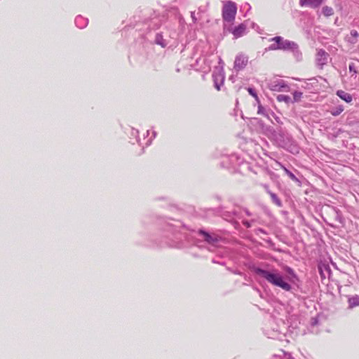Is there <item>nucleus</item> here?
I'll return each instance as SVG.
<instances>
[{"mask_svg": "<svg viewBox=\"0 0 359 359\" xmlns=\"http://www.w3.org/2000/svg\"><path fill=\"white\" fill-rule=\"evenodd\" d=\"M285 271H286L289 275H290L292 277H293V278H295V277H296V275H295V273H294V272L293 269H291L290 267H288V266H287V267H286V268H285Z\"/></svg>", "mask_w": 359, "mask_h": 359, "instance_id": "nucleus-16", "label": "nucleus"}, {"mask_svg": "<svg viewBox=\"0 0 359 359\" xmlns=\"http://www.w3.org/2000/svg\"><path fill=\"white\" fill-rule=\"evenodd\" d=\"M199 233L203 235L204 240L209 243H214L217 241V239L215 238H213L212 236H210L207 232H205L203 231H200Z\"/></svg>", "mask_w": 359, "mask_h": 359, "instance_id": "nucleus-11", "label": "nucleus"}, {"mask_svg": "<svg viewBox=\"0 0 359 359\" xmlns=\"http://www.w3.org/2000/svg\"><path fill=\"white\" fill-rule=\"evenodd\" d=\"M247 62L248 60L245 57L241 56L237 57L235 60V67L241 69L246 65Z\"/></svg>", "mask_w": 359, "mask_h": 359, "instance_id": "nucleus-9", "label": "nucleus"}, {"mask_svg": "<svg viewBox=\"0 0 359 359\" xmlns=\"http://www.w3.org/2000/svg\"><path fill=\"white\" fill-rule=\"evenodd\" d=\"M322 12H323V14L325 16V17H330V16H332V15H334V10L332 7H330V6H324L322 9Z\"/></svg>", "mask_w": 359, "mask_h": 359, "instance_id": "nucleus-12", "label": "nucleus"}, {"mask_svg": "<svg viewBox=\"0 0 359 359\" xmlns=\"http://www.w3.org/2000/svg\"><path fill=\"white\" fill-rule=\"evenodd\" d=\"M349 308L352 309L359 306V296L355 295L348 299Z\"/></svg>", "mask_w": 359, "mask_h": 359, "instance_id": "nucleus-10", "label": "nucleus"}, {"mask_svg": "<svg viewBox=\"0 0 359 359\" xmlns=\"http://www.w3.org/2000/svg\"><path fill=\"white\" fill-rule=\"evenodd\" d=\"M302 95H303V93L302 92L294 91L293 93V100H294V102H299V101H300L302 97Z\"/></svg>", "mask_w": 359, "mask_h": 359, "instance_id": "nucleus-14", "label": "nucleus"}, {"mask_svg": "<svg viewBox=\"0 0 359 359\" xmlns=\"http://www.w3.org/2000/svg\"><path fill=\"white\" fill-rule=\"evenodd\" d=\"M289 359H294V358H290Z\"/></svg>", "mask_w": 359, "mask_h": 359, "instance_id": "nucleus-23", "label": "nucleus"}, {"mask_svg": "<svg viewBox=\"0 0 359 359\" xmlns=\"http://www.w3.org/2000/svg\"><path fill=\"white\" fill-rule=\"evenodd\" d=\"M228 30L233 34L235 39H238L245 34L247 25L245 23H241L233 28H229Z\"/></svg>", "mask_w": 359, "mask_h": 359, "instance_id": "nucleus-5", "label": "nucleus"}, {"mask_svg": "<svg viewBox=\"0 0 359 359\" xmlns=\"http://www.w3.org/2000/svg\"><path fill=\"white\" fill-rule=\"evenodd\" d=\"M215 87L217 90H220V86L216 81H215Z\"/></svg>", "mask_w": 359, "mask_h": 359, "instance_id": "nucleus-21", "label": "nucleus"}, {"mask_svg": "<svg viewBox=\"0 0 359 359\" xmlns=\"http://www.w3.org/2000/svg\"><path fill=\"white\" fill-rule=\"evenodd\" d=\"M255 272L259 276L264 278L273 285L279 287L285 291L291 290V285L284 280L282 275L277 270L268 271L256 269Z\"/></svg>", "mask_w": 359, "mask_h": 359, "instance_id": "nucleus-1", "label": "nucleus"}, {"mask_svg": "<svg viewBox=\"0 0 359 359\" xmlns=\"http://www.w3.org/2000/svg\"><path fill=\"white\" fill-rule=\"evenodd\" d=\"M237 5L232 1H226L223 2L222 8V16L223 21L232 24L237 14Z\"/></svg>", "mask_w": 359, "mask_h": 359, "instance_id": "nucleus-2", "label": "nucleus"}, {"mask_svg": "<svg viewBox=\"0 0 359 359\" xmlns=\"http://www.w3.org/2000/svg\"><path fill=\"white\" fill-rule=\"evenodd\" d=\"M248 93H250L252 97H254L255 99H257V98H258L257 95L256 94V93L255 92V90H254L252 88H249L248 89Z\"/></svg>", "mask_w": 359, "mask_h": 359, "instance_id": "nucleus-17", "label": "nucleus"}, {"mask_svg": "<svg viewBox=\"0 0 359 359\" xmlns=\"http://www.w3.org/2000/svg\"><path fill=\"white\" fill-rule=\"evenodd\" d=\"M344 111V107H341V106H339V107H337L336 109H334L333 111H331V114L333 115V116H338L339 115L342 111Z\"/></svg>", "mask_w": 359, "mask_h": 359, "instance_id": "nucleus-15", "label": "nucleus"}, {"mask_svg": "<svg viewBox=\"0 0 359 359\" xmlns=\"http://www.w3.org/2000/svg\"><path fill=\"white\" fill-rule=\"evenodd\" d=\"M351 35L354 38H357L359 36V34L356 30H352L351 32Z\"/></svg>", "mask_w": 359, "mask_h": 359, "instance_id": "nucleus-19", "label": "nucleus"}, {"mask_svg": "<svg viewBox=\"0 0 359 359\" xmlns=\"http://www.w3.org/2000/svg\"><path fill=\"white\" fill-rule=\"evenodd\" d=\"M245 225H246L247 226H249L248 223H245Z\"/></svg>", "mask_w": 359, "mask_h": 359, "instance_id": "nucleus-22", "label": "nucleus"}, {"mask_svg": "<svg viewBox=\"0 0 359 359\" xmlns=\"http://www.w3.org/2000/svg\"><path fill=\"white\" fill-rule=\"evenodd\" d=\"M328 53H327L325 50L320 49L318 50L316 54V60L318 61V65L323 66L325 65L328 59Z\"/></svg>", "mask_w": 359, "mask_h": 359, "instance_id": "nucleus-7", "label": "nucleus"}, {"mask_svg": "<svg viewBox=\"0 0 359 359\" xmlns=\"http://www.w3.org/2000/svg\"><path fill=\"white\" fill-rule=\"evenodd\" d=\"M323 2V0H299V5L302 7L309 6L312 8L319 7Z\"/></svg>", "mask_w": 359, "mask_h": 359, "instance_id": "nucleus-6", "label": "nucleus"}, {"mask_svg": "<svg viewBox=\"0 0 359 359\" xmlns=\"http://www.w3.org/2000/svg\"><path fill=\"white\" fill-rule=\"evenodd\" d=\"M348 68H349L350 72L357 73V71L355 67V65L353 63L350 64Z\"/></svg>", "mask_w": 359, "mask_h": 359, "instance_id": "nucleus-18", "label": "nucleus"}, {"mask_svg": "<svg viewBox=\"0 0 359 359\" xmlns=\"http://www.w3.org/2000/svg\"><path fill=\"white\" fill-rule=\"evenodd\" d=\"M287 172L288 173L290 177L292 179V180H295L296 177L294 176V174H292V172H289L288 170H287Z\"/></svg>", "mask_w": 359, "mask_h": 359, "instance_id": "nucleus-20", "label": "nucleus"}, {"mask_svg": "<svg viewBox=\"0 0 359 359\" xmlns=\"http://www.w3.org/2000/svg\"><path fill=\"white\" fill-rule=\"evenodd\" d=\"M271 41H275V43H273L270 46V48L271 50H292L297 48V47L295 43L288 40H283V39L280 36H276L271 39Z\"/></svg>", "mask_w": 359, "mask_h": 359, "instance_id": "nucleus-3", "label": "nucleus"}, {"mask_svg": "<svg viewBox=\"0 0 359 359\" xmlns=\"http://www.w3.org/2000/svg\"><path fill=\"white\" fill-rule=\"evenodd\" d=\"M337 95L343 100H344L346 102L349 103L352 101V96L344 91V90H338L337 92Z\"/></svg>", "mask_w": 359, "mask_h": 359, "instance_id": "nucleus-8", "label": "nucleus"}, {"mask_svg": "<svg viewBox=\"0 0 359 359\" xmlns=\"http://www.w3.org/2000/svg\"><path fill=\"white\" fill-rule=\"evenodd\" d=\"M269 88L271 90L278 92H288L290 90L289 86L285 81L281 79H276L271 81L269 83Z\"/></svg>", "mask_w": 359, "mask_h": 359, "instance_id": "nucleus-4", "label": "nucleus"}, {"mask_svg": "<svg viewBox=\"0 0 359 359\" xmlns=\"http://www.w3.org/2000/svg\"><path fill=\"white\" fill-rule=\"evenodd\" d=\"M277 100L278 102H284L285 103H290L291 102V98L288 95H278L277 96Z\"/></svg>", "mask_w": 359, "mask_h": 359, "instance_id": "nucleus-13", "label": "nucleus"}]
</instances>
